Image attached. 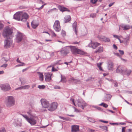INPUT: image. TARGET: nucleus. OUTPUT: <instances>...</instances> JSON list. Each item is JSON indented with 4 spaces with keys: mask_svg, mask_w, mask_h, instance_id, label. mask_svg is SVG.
I'll return each instance as SVG.
<instances>
[{
    "mask_svg": "<svg viewBox=\"0 0 132 132\" xmlns=\"http://www.w3.org/2000/svg\"><path fill=\"white\" fill-rule=\"evenodd\" d=\"M15 100L14 97L11 96H7L6 99L5 104L7 107H10L14 105Z\"/></svg>",
    "mask_w": 132,
    "mask_h": 132,
    "instance_id": "nucleus-1",
    "label": "nucleus"
},
{
    "mask_svg": "<svg viewBox=\"0 0 132 132\" xmlns=\"http://www.w3.org/2000/svg\"><path fill=\"white\" fill-rule=\"evenodd\" d=\"M69 47L71 49V51L72 54H77L83 55L84 54V52L80 49H78V48L75 46H70Z\"/></svg>",
    "mask_w": 132,
    "mask_h": 132,
    "instance_id": "nucleus-2",
    "label": "nucleus"
},
{
    "mask_svg": "<svg viewBox=\"0 0 132 132\" xmlns=\"http://www.w3.org/2000/svg\"><path fill=\"white\" fill-rule=\"evenodd\" d=\"M13 33V29L12 28L8 27L5 28L3 35L5 38H7L9 36Z\"/></svg>",
    "mask_w": 132,
    "mask_h": 132,
    "instance_id": "nucleus-3",
    "label": "nucleus"
},
{
    "mask_svg": "<svg viewBox=\"0 0 132 132\" xmlns=\"http://www.w3.org/2000/svg\"><path fill=\"white\" fill-rule=\"evenodd\" d=\"M78 106L81 108L82 109H84V107L87 106V104L82 99L77 100L76 101Z\"/></svg>",
    "mask_w": 132,
    "mask_h": 132,
    "instance_id": "nucleus-4",
    "label": "nucleus"
},
{
    "mask_svg": "<svg viewBox=\"0 0 132 132\" xmlns=\"http://www.w3.org/2000/svg\"><path fill=\"white\" fill-rule=\"evenodd\" d=\"M53 27L54 30L56 31L59 32L60 31L61 27L59 21L56 20L55 21L53 26Z\"/></svg>",
    "mask_w": 132,
    "mask_h": 132,
    "instance_id": "nucleus-5",
    "label": "nucleus"
},
{
    "mask_svg": "<svg viewBox=\"0 0 132 132\" xmlns=\"http://www.w3.org/2000/svg\"><path fill=\"white\" fill-rule=\"evenodd\" d=\"M40 101L43 107L44 108H48L50 105L48 101L45 99H42L40 100Z\"/></svg>",
    "mask_w": 132,
    "mask_h": 132,
    "instance_id": "nucleus-6",
    "label": "nucleus"
},
{
    "mask_svg": "<svg viewBox=\"0 0 132 132\" xmlns=\"http://www.w3.org/2000/svg\"><path fill=\"white\" fill-rule=\"evenodd\" d=\"M12 43V40L10 38L6 39L4 41V47L5 48H9L11 46Z\"/></svg>",
    "mask_w": 132,
    "mask_h": 132,
    "instance_id": "nucleus-7",
    "label": "nucleus"
},
{
    "mask_svg": "<svg viewBox=\"0 0 132 132\" xmlns=\"http://www.w3.org/2000/svg\"><path fill=\"white\" fill-rule=\"evenodd\" d=\"M57 103L53 102L51 103L49 106L48 110L50 111H52L55 110L57 108Z\"/></svg>",
    "mask_w": 132,
    "mask_h": 132,
    "instance_id": "nucleus-8",
    "label": "nucleus"
},
{
    "mask_svg": "<svg viewBox=\"0 0 132 132\" xmlns=\"http://www.w3.org/2000/svg\"><path fill=\"white\" fill-rule=\"evenodd\" d=\"M24 36L21 33H18L16 35V42L19 43L23 40Z\"/></svg>",
    "mask_w": 132,
    "mask_h": 132,
    "instance_id": "nucleus-9",
    "label": "nucleus"
},
{
    "mask_svg": "<svg viewBox=\"0 0 132 132\" xmlns=\"http://www.w3.org/2000/svg\"><path fill=\"white\" fill-rule=\"evenodd\" d=\"M100 44L99 43L93 42L91 41L90 43L88 45V46L89 47L95 49Z\"/></svg>",
    "mask_w": 132,
    "mask_h": 132,
    "instance_id": "nucleus-10",
    "label": "nucleus"
},
{
    "mask_svg": "<svg viewBox=\"0 0 132 132\" xmlns=\"http://www.w3.org/2000/svg\"><path fill=\"white\" fill-rule=\"evenodd\" d=\"M21 12H17L14 15V18L17 20H20L21 19Z\"/></svg>",
    "mask_w": 132,
    "mask_h": 132,
    "instance_id": "nucleus-11",
    "label": "nucleus"
},
{
    "mask_svg": "<svg viewBox=\"0 0 132 132\" xmlns=\"http://www.w3.org/2000/svg\"><path fill=\"white\" fill-rule=\"evenodd\" d=\"M27 122L30 123L31 126L35 125L37 123L36 120L33 117L29 118Z\"/></svg>",
    "mask_w": 132,
    "mask_h": 132,
    "instance_id": "nucleus-12",
    "label": "nucleus"
},
{
    "mask_svg": "<svg viewBox=\"0 0 132 132\" xmlns=\"http://www.w3.org/2000/svg\"><path fill=\"white\" fill-rule=\"evenodd\" d=\"M2 89L3 90L6 91L10 90V85L8 84H3L1 86Z\"/></svg>",
    "mask_w": 132,
    "mask_h": 132,
    "instance_id": "nucleus-13",
    "label": "nucleus"
},
{
    "mask_svg": "<svg viewBox=\"0 0 132 132\" xmlns=\"http://www.w3.org/2000/svg\"><path fill=\"white\" fill-rule=\"evenodd\" d=\"M124 69H125L123 67L119 66L116 69V72L117 73H121L123 74Z\"/></svg>",
    "mask_w": 132,
    "mask_h": 132,
    "instance_id": "nucleus-14",
    "label": "nucleus"
},
{
    "mask_svg": "<svg viewBox=\"0 0 132 132\" xmlns=\"http://www.w3.org/2000/svg\"><path fill=\"white\" fill-rule=\"evenodd\" d=\"M52 74L47 73L45 74V79L46 81H49L51 79V76Z\"/></svg>",
    "mask_w": 132,
    "mask_h": 132,
    "instance_id": "nucleus-15",
    "label": "nucleus"
},
{
    "mask_svg": "<svg viewBox=\"0 0 132 132\" xmlns=\"http://www.w3.org/2000/svg\"><path fill=\"white\" fill-rule=\"evenodd\" d=\"M28 15L26 13H24L22 15L21 20L22 21H26L28 19Z\"/></svg>",
    "mask_w": 132,
    "mask_h": 132,
    "instance_id": "nucleus-16",
    "label": "nucleus"
},
{
    "mask_svg": "<svg viewBox=\"0 0 132 132\" xmlns=\"http://www.w3.org/2000/svg\"><path fill=\"white\" fill-rule=\"evenodd\" d=\"M79 131V126L77 125L72 126L71 132H77Z\"/></svg>",
    "mask_w": 132,
    "mask_h": 132,
    "instance_id": "nucleus-17",
    "label": "nucleus"
},
{
    "mask_svg": "<svg viewBox=\"0 0 132 132\" xmlns=\"http://www.w3.org/2000/svg\"><path fill=\"white\" fill-rule=\"evenodd\" d=\"M113 63L111 61H109L108 63V69L109 70H112L113 68Z\"/></svg>",
    "mask_w": 132,
    "mask_h": 132,
    "instance_id": "nucleus-18",
    "label": "nucleus"
},
{
    "mask_svg": "<svg viewBox=\"0 0 132 132\" xmlns=\"http://www.w3.org/2000/svg\"><path fill=\"white\" fill-rule=\"evenodd\" d=\"M111 95L109 94H105L104 97L103 99V101H109L111 97Z\"/></svg>",
    "mask_w": 132,
    "mask_h": 132,
    "instance_id": "nucleus-19",
    "label": "nucleus"
},
{
    "mask_svg": "<svg viewBox=\"0 0 132 132\" xmlns=\"http://www.w3.org/2000/svg\"><path fill=\"white\" fill-rule=\"evenodd\" d=\"M57 7L59 10L63 12L65 11H67L68 12L70 11V10H68L67 8H66L63 6L61 5H58Z\"/></svg>",
    "mask_w": 132,
    "mask_h": 132,
    "instance_id": "nucleus-20",
    "label": "nucleus"
},
{
    "mask_svg": "<svg viewBox=\"0 0 132 132\" xmlns=\"http://www.w3.org/2000/svg\"><path fill=\"white\" fill-rule=\"evenodd\" d=\"M131 72V70L125 69L122 75H126L128 76L130 75Z\"/></svg>",
    "mask_w": 132,
    "mask_h": 132,
    "instance_id": "nucleus-21",
    "label": "nucleus"
},
{
    "mask_svg": "<svg viewBox=\"0 0 132 132\" xmlns=\"http://www.w3.org/2000/svg\"><path fill=\"white\" fill-rule=\"evenodd\" d=\"M77 22H75L72 25V27L73 30L74 31L75 34H77Z\"/></svg>",
    "mask_w": 132,
    "mask_h": 132,
    "instance_id": "nucleus-22",
    "label": "nucleus"
},
{
    "mask_svg": "<svg viewBox=\"0 0 132 132\" xmlns=\"http://www.w3.org/2000/svg\"><path fill=\"white\" fill-rule=\"evenodd\" d=\"M9 58L3 57L1 60L0 62L2 63H5L10 59Z\"/></svg>",
    "mask_w": 132,
    "mask_h": 132,
    "instance_id": "nucleus-23",
    "label": "nucleus"
},
{
    "mask_svg": "<svg viewBox=\"0 0 132 132\" xmlns=\"http://www.w3.org/2000/svg\"><path fill=\"white\" fill-rule=\"evenodd\" d=\"M71 18L70 15H68L65 16L64 18V23L69 22L71 20Z\"/></svg>",
    "mask_w": 132,
    "mask_h": 132,
    "instance_id": "nucleus-24",
    "label": "nucleus"
},
{
    "mask_svg": "<svg viewBox=\"0 0 132 132\" xmlns=\"http://www.w3.org/2000/svg\"><path fill=\"white\" fill-rule=\"evenodd\" d=\"M60 52L62 55H66L68 53V50L66 49H64L61 50Z\"/></svg>",
    "mask_w": 132,
    "mask_h": 132,
    "instance_id": "nucleus-25",
    "label": "nucleus"
},
{
    "mask_svg": "<svg viewBox=\"0 0 132 132\" xmlns=\"http://www.w3.org/2000/svg\"><path fill=\"white\" fill-rule=\"evenodd\" d=\"M31 26L34 29H35L38 26V23H36L34 21H33L31 23Z\"/></svg>",
    "mask_w": 132,
    "mask_h": 132,
    "instance_id": "nucleus-26",
    "label": "nucleus"
},
{
    "mask_svg": "<svg viewBox=\"0 0 132 132\" xmlns=\"http://www.w3.org/2000/svg\"><path fill=\"white\" fill-rule=\"evenodd\" d=\"M103 51V47H102L100 46L98 47V49L95 52L99 53L102 52Z\"/></svg>",
    "mask_w": 132,
    "mask_h": 132,
    "instance_id": "nucleus-27",
    "label": "nucleus"
},
{
    "mask_svg": "<svg viewBox=\"0 0 132 132\" xmlns=\"http://www.w3.org/2000/svg\"><path fill=\"white\" fill-rule=\"evenodd\" d=\"M99 127L105 131H108V127L106 126H99Z\"/></svg>",
    "mask_w": 132,
    "mask_h": 132,
    "instance_id": "nucleus-28",
    "label": "nucleus"
},
{
    "mask_svg": "<svg viewBox=\"0 0 132 132\" xmlns=\"http://www.w3.org/2000/svg\"><path fill=\"white\" fill-rule=\"evenodd\" d=\"M87 119L89 122H91L94 123L95 122V119L92 118L87 117Z\"/></svg>",
    "mask_w": 132,
    "mask_h": 132,
    "instance_id": "nucleus-29",
    "label": "nucleus"
},
{
    "mask_svg": "<svg viewBox=\"0 0 132 132\" xmlns=\"http://www.w3.org/2000/svg\"><path fill=\"white\" fill-rule=\"evenodd\" d=\"M98 39L104 42L105 37L103 36L99 35L97 37Z\"/></svg>",
    "mask_w": 132,
    "mask_h": 132,
    "instance_id": "nucleus-30",
    "label": "nucleus"
},
{
    "mask_svg": "<svg viewBox=\"0 0 132 132\" xmlns=\"http://www.w3.org/2000/svg\"><path fill=\"white\" fill-rule=\"evenodd\" d=\"M39 76V79L41 81L43 80V76L42 73L39 72L38 73Z\"/></svg>",
    "mask_w": 132,
    "mask_h": 132,
    "instance_id": "nucleus-31",
    "label": "nucleus"
},
{
    "mask_svg": "<svg viewBox=\"0 0 132 132\" xmlns=\"http://www.w3.org/2000/svg\"><path fill=\"white\" fill-rule=\"evenodd\" d=\"M122 27L123 28V30H127L129 29L130 27L129 25H126L122 26Z\"/></svg>",
    "mask_w": 132,
    "mask_h": 132,
    "instance_id": "nucleus-32",
    "label": "nucleus"
},
{
    "mask_svg": "<svg viewBox=\"0 0 132 132\" xmlns=\"http://www.w3.org/2000/svg\"><path fill=\"white\" fill-rule=\"evenodd\" d=\"M102 64V63H98L97 64V65L98 67V68L99 70L101 71H102L103 69L102 67H101V65Z\"/></svg>",
    "mask_w": 132,
    "mask_h": 132,
    "instance_id": "nucleus-33",
    "label": "nucleus"
},
{
    "mask_svg": "<svg viewBox=\"0 0 132 132\" xmlns=\"http://www.w3.org/2000/svg\"><path fill=\"white\" fill-rule=\"evenodd\" d=\"M99 105L102 106L103 107L105 108H107L108 106V105L104 103H102L100 104H99Z\"/></svg>",
    "mask_w": 132,
    "mask_h": 132,
    "instance_id": "nucleus-34",
    "label": "nucleus"
},
{
    "mask_svg": "<svg viewBox=\"0 0 132 132\" xmlns=\"http://www.w3.org/2000/svg\"><path fill=\"white\" fill-rule=\"evenodd\" d=\"M61 79L60 81H61L63 82H65V77H63L62 76V74H61Z\"/></svg>",
    "mask_w": 132,
    "mask_h": 132,
    "instance_id": "nucleus-35",
    "label": "nucleus"
},
{
    "mask_svg": "<svg viewBox=\"0 0 132 132\" xmlns=\"http://www.w3.org/2000/svg\"><path fill=\"white\" fill-rule=\"evenodd\" d=\"M21 114L23 117L26 119V121H27L29 118V117L26 115H24L22 114Z\"/></svg>",
    "mask_w": 132,
    "mask_h": 132,
    "instance_id": "nucleus-36",
    "label": "nucleus"
},
{
    "mask_svg": "<svg viewBox=\"0 0 132 132\" xmlns=\"http://www.w3.org/2000/svg\"><path fill=\"white\" fill-rule=\"evenodd\" d=\"M38 87L40 89H43L45 88V86L44 85H38Z\"/></svg>",
    "mask_w": 132,
    "mask_h": 132,
    "instance_id": "nucleus-37",
    "label": "nucleus"
},
{
    "mask_svg": "<svg viewBox=\"0 0 132 132\" xmlns=\"http://www.w3.org/2000/svg\"><path fill=\"white\" fill-rule=\"evenodd\" d=\"M61 60H60L56 62H54V65H55L56 64H62L63 63H61L60 62L61 61Z\"/></svg>",
    "mask_w": 132,
    "mask_h": 132,
    "instance_id": "nucleus-38",
    "label": "nucleus"
},
{
    "mask_svg": "<svg viewBox=\"0 0 132 132\" xmlns=\"http://www.w3.org/2000/svg\"><path fill=\"white\" fill-rule=\"evenodd\" d=\"M110 39L109 38L105 37V38L104 39V42H110Z\"/></svg>",
    "mask_w": 132,
    "mask_h": 132,
    "instance_id": "nucleus-39",
    "label": "nucleus"
},
{
    "mask_svg": "<svg viewBox=\"0 0 132 132\" xmlns=\"http://www.w3.org/2000/svg\"><path fill=\"white\" fill-rule=\"evenodd\" d=\"M61 34L63 37H64L66 36V32L64 30H62L61 32Z\"/></svg>",
    "mask_w": 132,
    "mask_h": 132,
    "instance_id": "nucleus-40",
    "label": "nucleus"
},
{
    "mask_svg": "<svg viewBox=\"0 0 132 132\" xmlns=\"http://www.w3.org/2000/svg\"><path fill=\"white\" fill-rule=\"evenodd\" d=\"M4 64L1 66L0 67L1 68H6L8 65V64H5V63H4Z\"/></svg>",
    "mask_w": 132,
    "mask_h": 132,
    "instance_id": "nucleus-41",
    "label": "nucleus"
},
{
    "mask_svg": "<svg viewBox=\"0 0 132 132\" xmlns=\"http://www.w3.org/2000/svg\"><path fill=\"white\" fill-rule=\"evenodd\" d=\"M71 80H72L73 81H74L75 82H79L80 81V80H79L75 79L73 78H71Z\"/></svg>",
    "mask_w": 132,
    "mask_h": 132,
    "instance_id": "nucleus-42",
    "label": "nucleus"
},
{
    "mask_svg": "<svg viewBox=\"0 0 132 132\" xmlns=\"http://www.w3.org/2000/svg\"><path fill=\"white\" fill-rule=\"evenodd\" d=\"M21 63L22 64H19L16 65V67H20V66H24V65H25V64L23 62H21Z\"/></svg>",
    "mask_w": 132,
    "mask_h": 132,
    "instance_id": "nucleus-43",
    "label": "nucleus"
},
{
    "mask_svg": "<svg viewBox=\"0 0 132 132\" xmlns=\"http://www.w3.org/2000/svg\"><path fill=\"white\" fill-rule=\"evenodd\" d=\"M59 117L61 119H62L64 120H68V119L67 118H64V117H61L60 116H59Z\"/></svg>",
    "mask_w": 132,
    "mask_h": 132,
    "instance_id": "nucleus-44",
    "label": "nucleus"
},
{
    "mask_svg": "<svg viewBox=\"0 0 132 132\" xmlns=\"http://www.w3.org/2000/svg\"><path fill=\"white\" fill-rule=\"evenodd\" d=\"M23 86L24 89H28L30 88V86L28 85H24Z\"/></svg>",
    "mask_w": 132,
    "mask_h": 132,
    "instance_id": "nucleus-45",
    "label": "nucleus"
},
{
    "mask_svg": "<svg viewBox=\"0 0 132 132\" xmlns=\"http://www.w3.org/2000/svg\"><path fill=\"white\" fill-rule=\"evenodd\" d=\"M4 25L3 24L0 22V30L2 29L3 28Z\"/></svg>",
    "mask_w": 132,
    "mask_h": 132,
    "instance_id": "nucleus-46",
    "label": "nucleus"
},
{
    "mask_svg": "<svg viewBox=\"0 0 132 132\" xmlns=\"http://www.w3.org/2000/svg\"><path fill=\"white\" fill-rule=\"evenodd\" d=\"M90 2L93 4H95L97 2V0H90Z\"/></svg>",
    "mask_w": 132,
    "mask_h": 132,
    "instance_id": "nucleus-47",
    "label": "nucleus"
},
{
    "mask_svg": "<svg viewBox=\"0 0 132 132\" xmlns=\"http://www.w3.org/2000/svg\"><path fill=\"white\" fill-rule=\"evenodd\" d=\"M96 14L94 13H92L90 14V16L92 18H94L96 16Z\"/></svg>",
    "mask_w": 132,
    "mask_h": 132,
    "instance_id": "nucleus-48",
    "label": "nucleus"
},
{
    "mask_svg": "<svg viewBox=\"0 0 132 132\" xmlns=\"http://www.w3.org/2000/svg\"><path fill=\"white\" fill-rule=\"evenodd\" d=\"M119 52L122 55L124 54V52L123 50H119Z\"/></svg>",
    "mask_w": 132,
    "mask_h": 132,
    "instance_id": "nucleus-49",
    "label": "nucleus"
},
{
    "mask_svg": "<svg viewBox=\"0 0 132 132\" xmlns=\"http://www.w3.org/2000/svg\"><path fill=\"white\" fill-rule=\"evenodd\" d=\"M113 37H114L118 39L119 40H120V39L119 38V37L118 36L114 35H113Z\"/></svg>",
    "mask_w": 132,
    "mask_h": 132,
    "instance_id": "nucleus-50",
    "label": "nucleus"
},
{
    "mask_svg": "<svg viewBox=\"0 0 132 132\" xmlns=\"http://www.w3.org/2000/svg\"><path fill=\"white\" fill-rule=\"evenodd\" d=\"M114 53V54H115L117 56H119L120 58H121V56L118 53Z\"/></svg>",
    "mask_w": 132,
    "mask_h": 132,
    "instance_id": "nucleus-51",
    "label": "nucleus"
},
{
    "mask_svg": "<svg viewBox=\"0 0 132 132\" xmlns=\"http://www.w3.org/2000/svg\"><path fill=\"white\" fill-rule=\"evenodd\" d=\"M37 2L38 3L43 4V2L41 0H37Z\"/></svg>",
    "mask_w": 132,
    "mask_h": 132,
    "instance_id": "nucleus-52",
    "label": "nucleus"
},
{
    "mask_svg": "<svg viewBox=\"0 0 132 132\" xmlns=\"http://www.w3.org/2000/svg\"><path fill=\"white\" fill-rule=\"evenodd\" d=\"M113 47L115 50H117L118 49L117 46L114 44L113 45Z\"/></svg>",
    "mask_w": 132,
    "mask_h": 132,
    "instance_id": "nucleus-53",
    "label": "nucleus"
},
{
    "mask_svg": "<svg viewBox=\"0 0 132 132\" xmlns=\"http://www.w3.org/2000/svg\"><path fill=\"white\" fill-rule=\"evenodd\" d=\"M57 71V69H55L54 67H53L52 68V71Z\"/></svg>",
    "mask_w": 132,
    "mask_h": 132,
    "instance_id": "nucleus-54",
    "label": "nucleus"
},
{
    "mask_svg": "<svg viewBox=\"0 0 132 132\" xmlns=\"http://www.w3.org/2000/svg\"><path fill=\"white\" fill-rule=\"evenodd\" d=\"M54 88L55 89H60V87L59 86H54Z\"/></svg>",
    "mask_w": 132,
    "mask_h": 132,
    "instance_id": "nucleus-55",
    "label": "nucleus"
},
{
    "mask_svg": "<svg viewBox=\"0 0 132 132\" xmlns=\"http://www.w3.org/2000/svg\"><path fill=\"white\" fill-rule=\"evenodd\" d=\"M100 121L105 123H107L108 122L107 121H104L103 120H100Z\"/></svg>",
    "mask_w": 132,
    "mask_h": 132,
    "instance_id": "nucleus-56",
    "label": "nucleus"
},
{
    "mask_svg": "<svg viewBox=\"0 0 132 132\" xmlns=\"http://www.w3.org/2000/svg\"><path fill=\"white\" fill-rule=\"evenodd\" d=\"M95 108L97 109V110H101L102 109L101 108H100V107H98V106H97Z\"/></svg>",
    "mask_w": 132,
    "mask_h": 132,
    "instance_id": "nucleus-57",
    "label": "nucleus"
},
{
    "mask_svg": "<svg viewBox=\"0 0 132 132\" xmlns=\"http://www.w3.org/2000/svg\"><path fill=\"white\" fill-rule=\"evenodd\" d=\"M126 127H123L122 128V132H125V129Z\"/></svg>",
    "mask_w": 132,
    "mask_h": 132,
    "instance_id": "nucleus-58",
    "label": "nucleus"
},
{
    "mask_svg": "<svg viewBox=\"0 0 132 132\" xmlns=\"http://www.w3.org/2000/svg\"><path fill=\"white\" fill-rule=\"evenodd\" d=\"M121 60H122L123 61L125 62H127V60L126 59H123L121 57L120 58Z\"/></svg>",
    "mask_w": 132,
    "mask_h": 132,
    "instance_id": "nucleus-59",
    "label": "nucleus"
},
{
    "mask_svg": "<svg viewBox=\"0 0 132 132\" xmlns=\"http://www.w3.org/2000/svg\"><path fill=\"white\" fill-rule=\"evenodd\" d=\"M44 5H42V6L41 7H40L39 8H37V9H38V10H40V9H42L43 8V7Z\"/></svg>",
    "mask_w": 132,
    "mask_h": 132,
    "instance_id": "nucleus-60",
    "label": "nucleus"
},
{
    "mask_svg": "<svg viewBox=\"0 0 132 132\" xmlns=\"http://www.w3.org/2000/svg\"><path fill=\"white\" fill-rule=\"evenodd\" d=\"M110 124L113 125H118V124L116 123H110Z\"/></svg>",
    "mask_w": 132,
    "mask_h": 132,
    "instance_id": "nucleus-61",
    "label": "nucleus"
},
{
    "mask_svg": "<svg viewBox=\"0 0 132 132\" xmlns=\"http://www.w3.org/2000/svg\"><path fill=\"white\" fill-rule=\"evenodd\" d=\"M114 2H113L112 3H110L109 5V7H111L114 4Z\"/></svg>",
    "mask_w": 132,
    "mask_h": 132,
    "instance_id": "nucleus-62",
    "label": "nucleus"
},
{
    "mask_svg": "<svg viewBox=\"0 0 132 132\" xmlns=\"http://www.w3.org/2000/svg\"><path fill=\"white\" fill-rule=\"evenodd\" d=\"M16 61L18 63H21V62L20 60H19V58H18L16 60Z\"/></svg>",
    "mask_w": 132,
    "mask_h": 132,
    "instance_id": "nucleus-63",
    "label": "nucleus"
},
{
    "mask_svg": "<svg viewBox=\"0 0 132 132\" xmlns=\"http://www.w3.org/2000/svg\"><path fill=\"white\" fill-rule=\"evenodd\" d=\"M128 132H132V129H128Z\"/></svg>",
    "mask_w": 132,
    "mask_h": 132,
    "instance_id": "nucleus-64",
    "label": "nucleus"
}]
</instances>
